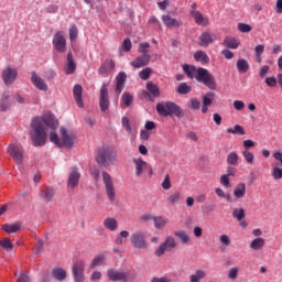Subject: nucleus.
Segmentation results:
<instances>
[{"label": "nucleus", "instance_id": "nucleus-1", "mask_svg": "<svg viewBox=\"0 0 282 282\" xmlns=\"http://www.w3.org/2000/svg\"><path fill=\"white\" fill-rule=\"evenodd\" d=\"M45 127L48 129H58V120L52 113H46L42 117L33 118L31 122V140L34 147H44L47 140V132Z\"/></svg>", "mask_w": 282, "mask_h": 282}, {"label": "nucleus", "instance_id": "nucleus-2", "mask_svg": "<svg viewBox=\"0 0 282 282\" xmlns=\"http://www.w3.org/2000/svg\"><path fill=\"white\" fill-rule=\"evenodd\" d=\"M95 161L104 169L115 166V164H118V150L111 147L100 148L96 153Z\"/></svg>", "mask_w": 282, "mask_h": 282}, {"label": "nucleus", "instance_id": "nucleus-3", "mask_svg": "<svg viewBox=\"0 0 282 282\" xmlns=\"http://www.w3.org/2000/svg\"><path fill=\"white\" fill-rule=\"evenodd\" d=\"M59 133L62 140L58 138V134H56V132H51V142L59 148L67 147V149H72L74 147V142H76V135H74L73 133H68L66 128H61Z\"/></svg>", "mask_w": 282, "mask_h": 282}, {"label": "nucleus", "instance_id": "nucleus-4", "mask_svg": "<svg viewBox=\"0 0 282 282\" xmlns=\"http://www.w3.org/2000/svg\"><path fill=\"white\" fill-rule=\"evenodd\" d=\"M156 111L159 116L169 118V116H176V118H184V110L182 107L173 101H166L165 104H158Z\"/></svg>", "mask_w": 282, "mask_h": 282}, {"label": "nucleus", "instance_id": "nucleus-5", "mask_svg": "<svg viewBox=\"0 0 282 282\" xmlns=\"http://www.w3.org/2000/svg\"><path fill=\"white\" fill-rule=\"evenodd\" d=\"M106 274L109 281H112V282H118V281L131 282L138 279V272L135 271V269H131L126 272L118 271L116 269H108Z\"/></svg>", "mask_w": 282, "mask_h": 282}, {"label": "nucleus", "instance_id": "nucleus-6", "mask_svg": "<svg viewBox=\"0 0 282 282\" xmlns=\"http://www.w3.org/2000/svg\"><path fill=\"white\" fill-rule=\"evenodd\" d=\"M195 79L198 83H203L205 87L208 89H217V82L215 80V76L208 73L206 68H197Z\"/></svg>", "mask_w": 282, "mask_h": 282}, {"label": "nucleus", "instance_id": "nucleus-7", "mask_svg": "<svg viewBox=\"0 0 282 282\" xmlns=\"http://www.w3.org/2000/svg\"><path fill=\"white\" fill-rule=\"evenodd\" d=\"M102 182L105 185L106 195L111 204L116 202V185H113V178H111V174L108 172H102Z\"/></svg>", "mask_w": 282, "mask_h": 282}, {"label": "nucleus", "instance_id": "nucleus-8", "mask_svg": "<svg viewBox=\"0 0 282 282\" xmlns=\"http://www.w3.org/2000/svg\"><path fill=\"white\" fill-rule=\"evenodd\" d=\"M130 243L132 248L137 250H147L149 245L147 243V234L144 231H135L130 236Z\"/></svg>", "mask_w": 282, "mask_h": 282}, {"label": "nucleus", "instance_id": "nucleus-9", "mask_svg": "<svg viewBox=\"0 0 282 282\" xmlns=\"http://www.w3.org/2000/svg\"><path fill=\"white\" fill-rule=\"evenodd\" d=\"M109 86L104 84L99 90V107L102 113H107L109 111V107L111 106V101H109Z\"/></svg>", "mask_w": 282, "mask_h": 282}, {"label": "nucleus", "instance_id": "nucleus-10", "mask_svg": "<svg viewBox=\"0 0 282 282\" xmlns=\"http://www.w3.org/2000/svg\"><path fill=\"white\" fill-rule=\"evenodd\" d=\"M72 274L74 282H85V262L76 260L72 265Z\"/></svg>", "mask_w": 282, "mask_h": 282}, {"label": "nucleus", "instance_id": "nucleus-11", "mask_svg": "<svg viewBox=\"0 0 282 282\" xmlns=\"http://www.w3.org/2000/svg\"><path fill=\"white\" fill-rule=\"evenodd\" d=\"M53 47L59 54H65L67 50V40H65V35H63V32L55 33L53 37Z\"/></svg>", "mask_w": 282, "mask_h": 282}, {"label": "nucleus", "instance_id": "nucleus-12", "mask_svg": "<svg viewBox=\"0 0 282 282\" xmlns=\"http://www.w3.org/2000/svg\"><path fill=\"white\" fill-rule=\"evenodd\" d=\"M2 80L4 83V85H7V87H9V85H12L14 83V80H17V76H19V70L17 68H12V67H6L2 70Z\"/></svg>", "mask_w": 282, "mask_h": 282}, {"label": "nucleus", "instance_id": "nucleus-13", "mask_svg": "<svg viewBox=\"0 0 282 282\" xmlns=\"http://www.w3.org/2000/svg\"><path fill=\"white\" fill-rule=\"evenodd\" d=\"M7 151L15 163L23 164V149L21 147L17 144H9Z\"/></svg>", "mask_w": 282, "mask_h": 282}, {"label": "nucleus", "instance_id": "nucleus-14", "mask_svg": "<svg viewBox=\"0 0 282 282\" xmlns=\"http://www.w3.org/2000/svg\"><path fill=\"white\" fill-rule=\"evenodd\" d=\"M132 162L134 164L135 177H142V175L144 174V171H147V167L149 166V163L142 160V158H133Z\"/></svg>", "mask_w": 282, "mask_h": 282}, {"label": "nucleus", "instance_id": "nucleus-15", "mask_svg": "<svg viewBox=\"0 0 282 282\" xmlns=\"http://www.w3.org/2000/svg\"><path fill=\"white\" fill-rule=\"evenodd\" d=\"M78 182H80V172H78V167L74 166L68 175L67 185L69 188H76V186H78Z\"/></svg>", "mask_w": 282, "mask_h": 282}, {"label": "nucleus", "instance_id": "nucleus-16", "mask_svg": "<svg viewBox=\"0 0 282 282\" xmlns=\"http://www.w3.org/2000/svg\"><path fill=\"white\" fill-rule=\"evenodd\" d=\"M31 82L36 87V89H40V91H47V83H45V79H43L41 76L36 75V72H33L31 75Z\"/></svg>", "mask_w": 282, "mask_h": 282}, {"label": "nucleus", "instance_id": "nucleus-17", "mask_svg": "<svg viewBox=\"0 0 282 282\" xmlns=\"http://www.w3.org/2000/svg\"><path fill=\"white\" fill-rule=\"evenodd\" d=\"M191 17H193L197 25H202L203 28H206L210 23V20H208L207 17H204V14H202L198 10H192Z\"/></svg>", "mask_w": 282, "mask_h": 282}, {"label": "nucleus", "instance_id": "nucleus-18", "mask_svg": "<svg viewBox=\"0 0 282 282\" xmlns=\"http://www.w3.org/2000/svg\"><path fill=\"white\" fill-rule=\"evenodd\" d=\"M56 194V191L54 189V187H43L40 191V197L43 202L50 203L54 199V195Z\"/></svg>", "mask_w": 282, "mask_h": 282}, {"label": "nucleus", "instance_id": "nucleus-19", "mask_svg": "<svg viewBox=\"0 0 282 282\" xmlns=\"http://www.w3.org/2000/svg\"><path fill=\"white\" fill-rule=\"evenodd\" d=\"M149 63H151V56H139L135 59H133L131 62L132 67H134V69H140V67H147V65H149Z\"/></svg>", "mask_w": 282, "mask_h": 282}, {"label": "nucleus", "instance_id": "nucleus-20", "mask_svg": "<svg viewBox=\"0 0 282 282\" xmlns=\"http://www.w3.org/2000/svg\"><path fill=\"white\" fill-rule=\"evenodd\" d=\"M73 94H74V98L77 107L83 109V107H85V105L83 104V86L75 85L73 88Z\"/></svg>", "mask_w": 282, "mask_h": 282}, {"label": "nucleus", "instance_id": "nucleus-21", "mask_svg": "<svg viewBox=\"0 0 282 282\" xmlns=\"http://www.w3.org/2000/svg\"><path fill=\"white\" fill-rule=\"evenodd\" d=\"M75 72H76V62H74V55H72V53H68L66 57L65 74H67V76H70Z\"/></svg>", "mask_w": 282, "mask_h": 282}, {"label": "nucleus", "instance_id": "nucleus-22", "mask_svg": "<svg viewBox=\"0 0 282 282\" xmlns=\"http://www.w3.org/2000/svg\"><path fill=\"white\" fill-rule=\"evenodd\" d=\"M162 21L166 28H180L182 26V22H180L177 19L172 18L169 14L162 15Z\"/></svg>", "mask_w": 282, "mask_h": 282}, {"label": "nucleus", "instance_id": "nucleus-23", "mask_svg": "<svg viewBox=\"0 0 282 282\" xmlns=\"http://www.w3.org/2000/svg\"><path fill=\"white\" fill-rule=\"evenodd\" d=\"M52 276L55 281H65L67 279V270L57 267L52 270Z\"/></svg>", "mask_w": 282, "mask_h": 282}, {"label": "nucleus", "instance_id": "nucleus-24", "mask_svg": "<svg viewBox=\"0 0 282 282\" xmlns=\"http://www.w3.org/2000/svg\"><path fill=\"white\" fill-rule=\"evenodd\" d=\"M147 89L150 94V100H153V98H160V87L156 84H154L153 82H149L147 84Z\"/></svg>", "mask_w": 282, "mask_h": 282}, {"label": "nucleus", "instance_id": "nucleus-25", "mask_svg": "<svg viewBox=\"0 0 282 282\" xmlns=\"http://www.w3.org/2000/svg\"><path fill=\"white\" fill-rule=\"evenodd\" d=\"M182 199V192L180 191H174L172 193L169 194L167 198H166V203L170 206H175V204H180V200Z\"/></svg>", "mask_w": 282, "mask_h": 282}, {"label": "nucleus", "instance_id": "nucleus-26", "mask_svg": "<svg viewBox=\"0 0 282 282\" xmlns=\"http://www.w3.org/2000/svg\"><path fill=\"white\" fill-rule=\"evenodd\" d=\"M104 228L110 230V232H116L118 230V220L113 217H108L104 220Z\"/></svg>", "mask_w": 282, "mask_h": 282}, {"label": "nucleus", "instance_id": "nucleus-27", "mask_svg": "<svg viewBox=\"0 0 282 282\" xmlns=\"http://www.w3.org/2000/svg\"><path fill=\"white\" fill-rule=\"evenodd\" d=\"M116 80H117L116 91L118 94H121L122 89H124V83H127V74L124 72L119 73L116 77Z\"/></svg>", "mask_w": 282, "mask_h": 282}, {"label": "nucleus", "instance_id": "nucleus-28", "mask_svg": "<svg viewBox=\"0 0 282 282\" xmlns=\"http://www.w3.org/2000/svg\"><path fill=\"white\" fill-rule=\"evenodd\" d=\"M234 197H236V199H243V197H246V183H238L236 185Z\"/></svg>", "mask_w": 282, "mask_h": 282}, {"label": "nucleus", "instance_id": "nucleus-29", "mask_svg": "<svg viewBox=\"0 0 282 282\" xmlns=\"http://www.w3.org/2000/svg\"><path fill=\"white\" fill-rule=\"evenodd\" d=\"M112 69H116V62L113 59H107L99 68V74H109Z\"/></svg>", "mask_w": 282, "mask_h": 282}, {"label": "nucleus", "instance_id": "nucleus-30", "mask_svg": "<svg viewBox=\"0 0 282 282\" xmlns=\"http://www.w3.org/2000/svg\"><path fill=\"white\" fill-rule=\"evenodd\" d=\"M105 261H107V256H96L89 264V270H94V268H98V265H105Z\"/></svg>", "mask_w": 282, "mask_h": 282}, {"label": "nucleus", "instance_id": "nucleus-31", "mask_svg": "<svg viewBox=\"0 0 282 282\" xmlns=\"http://www.w3.org/2000/svg\"><path fill=\"white\" fill-rule=\"evenodd\" d=\"M223 45L229 50H237L239 47V41L232 36H226Z\"/></svg>", "mask_w": 282, "mask_h": 282}, {"label": "nucleus", "instance_id": "nucleus-32", "mask_svg": "<svg viewBox=\"0 0 282 282\" xmlns=\"http://www.w3.org/2000/svg\"><path fill=\"white\" fill-rule=\"evenodd\" d=\"M194 58L198 63H203V65L210 63V57H208V54H206V52H204V51H197L194 54Z\"/></svg>", "mask_w": 282, "mask_h": 282}, {"label": "nucleus", "instance_id": "nucleus-33", "mask_svg": "<svg viewBox=\"0 0 282 282\" xmlns=\"http://www.w3.org/2000/svg\"><path fill=\"white\" fill-rule=\"evenodd\" d=\"M236 67L239 74H246L248 69H250V64H248V61H246L245 58H240L237 61Z\"/></svg>", "mask_w": 282, "mask_h": 282}, {"label": "nucleus", "instance_id": "nucleus-34", "mask_svg": "<svg viewBox=\"0 0 282 282\" xmlns=\"http://www.w3.org/2000/svg\"><path fill=\"white\" fill-rule=\"evenodd\" d=\"M2 230H4V232H8V235L19 232L21 230V224H6L2 226Z\"/></svg>", "mask_w": 282, "mask_h": 282}, {"label": "nucleus", "instance_id": "nucleus-35", "mask_svg": "<svg viewBox=\"0 0 282 282\" xmlns=\"http://www.w3.org/2000/svg\"><path fill=\"white\" fill-rule=\"evenodd\" d=\"M199 41H200V47H208V45H210V43H213V35L208 32H204L199 36Z\"/></svg>", "mask_w": 282, "mask_h": 282}, {"label": "nucleus", "instance_id": "nucleus-36", "mask_svg": "<svg viewBox=\"0 0 282 282\" xmlns=\"http://www.w3.org/2000/svg\"><path fill=\"white\" fill-rule=\"evenodd\" d=\"M0 107L2 111H8L10 107V93H3L0 100Z\"/></svg>", "mask_w": 282, "mask_h": 282}, {"label": "nucleus", "instance_id": "nucleus-37", "mask_svg": "<svg viewBox=\"0 0 282 282\" xmlns=\"http://www.w3.org/2000/svg\"><path fill=\"white\" fill-rule=\"evenodd\" d=\"M183 72L188 76V78H195L197 75V67L185 64L183 65Z\"/></svg>", "mask_w": 282, "mask_h": 282}, {"label": "nucleus", "instance_id": "nucleus-38", "mask_svg": "<svg viewBox=\"0 0 282 282\" xmlns=\"http://www.w3.org/2000/svg\"><path fill=\"white\" fill-rule=\"evenodd\" d=\"M202 279H206V271L196 270L195 273L189 276V282H200Z\"/></svg>", "mask_w": 282, "mask_h": 282}, {"label": "nucleus", "instance_id": "nucleus-39", "mask_svg": "<svg viewBox=\"0 0 282 282\" xmlns=\"http://www.w3.org/2000/svg\"><path fill=\"white\" fill-rule=\"evenodd\" d=\"M263 246H265V239L263 238H256L250 243L251 250H261Z\"/></svg>", "mask_w": 282, "mask_h": 282}, {"label": "nucleus", "instance_id": "nucleus-40", "mask_svg": "<svg viewBox=\"0 0 282 282\" xmlns=\"http://www.w3.org/2000/svg\"><path fill=\"white\" fill-rule=\"evenodd\" d=\"M227 164L230 166H237V164H239V154H237V152H230L227 155Z\"/></svg>", "mask_w": 282, "mask_h": 282}, {"label": "nucleus", "instance_id": "nucleus-41", "mask_svg": "<svg viewBox=\"0 0 282 282\" xmlns=\"http://www.w3.org/2000/svg\"><path fill=\"white\" fill-rule=\"evenodd\" d=\"M232 217L238 221L246 219V209L243 208H234L232 209Z\"/></svg>", "mask_w": 282, "mask_h": 282}, {"label": "nucleus", "instance_id": "nucleus-42", "mask_svg": "<svg viewBox=\"0 0 282 282\" xmlns=\"http://www.w3.org/2000/svg\"><path fill=\"white\" fill-rule=\"evenodd\" d=\"M227 133H232L234 135H246V130L243 129V127L236 124L234 126V129L228 128Z\"/></svg>", "mask_w": 282, "mask_h": 282}, {"label": "nucleus", "instance_id": "nucleus-43", "mask_svg": "<svg viewBox=\"0 0 282 282\" xmlns=\"http://www.w3.org/2000/svg\"><path fill=\"white\" fill-rule=\"evenodd\" d=\"M153 221H154L155 228H159V229L164 228V226H166V224H169V219L164 218L162 216L154 217Z\"/></svg>", "mask_w": 282, "mask_h": 282}, {"label": "nucleus", "instance_id": "nucleus-44", "mask_svg": "<svg viewBox=\"0 0 282 282\" xmlns=\"http://www.w3.org/2000/svg\"><path fill=\"white\" fill-rule=\"evenodd\" d=\"M193 88H191V86H188V84L186 83H181L177 88L176 91L177 94H181L182 96L186 95V94H191Z\"/></svg>", "mask_w": 282, "mask_h": 282}, {"label": "nucleus", "instance_id": "nucleus-45", "mask_svg": "<svg viewBox=\"0 0 282 282\" xmlns=\"http://www.w3.org/2000/svg\"><path fill=\"white\" fill-rule=\"evenodd\" d=\"M187 107H188V109H192L193 111H197V109H199V107H202V101H199V99L194 97L187 101Z\"/></svg>", "mask_w": 282, "mask_h": 282}, {"label": "nucleus", "instance_id": "nucleus-46", "mask_svg": "<svg viewBox=\"0 0 282 282\" xmlns=\"http://www.w3.org/2000/svg\"><path fill=\"white\" fill-rule=\"evenodd\" d=\"M174 236L183 243H188V241H191V237L186 231H175Z\"/></svg>", "mask_w": 282, "mask_h": 282}, {"label": "nucleus", "instance_id": "nucleus-47", "mask_svg": "<svg viewBox=\"0 0 282 282\" xmlns=\"http://www.w3.org/2000/svg\"><path fill=\"white\" fill-rule=\"evenodd\" d=\"M121 102L124 105V107H130L133 105V97L130 93H123L121 97Z\"/></svg>", "mask_w": 282, "mask_h": 282}, {"label": "nucleus", "instance_id": "nucleus-48", "mask_svg": "<svg viewBox=\"0 0 282 282\" xmlns=\"http://www.w3.org/2000/svg\"><path fill=\"white\" fill-rule=\"evenodd\" d=\"M214 100H215V93L209 91L203 97V105H205V107H210Z\"/></svg>", "mask_w": 282, "mask_h": 282}, {"label": "nucleus", "instance_id": "nucleus-49", "mask_svg": "<svg viewBox=\"0 0 282 282\" xmlns=\"http://www.w3.org/2000/svg\"><path fill=\"white\" fill-rule=\"evenodd\" d=\"M149 47H151L149 42L141 43L139 45V54H141V56H151V54H149Z\"/></svg>", "mask_w": 282, "mask_h": 282}, {"label": "nucleus", "instance_id": "nucleus-50", "mask_svg": "<svg viewBox=\"0 0 282 282\" xmlns=\"http://www.w3.org/2000/svg\"><path fill=\"white\" fill-rule=\"evenodd\" d=\"M165 245V248L171 251L174 248H177V241H175V238L169 236L166 240L163 242Z\"/></svg>", "mask_w": 282, "mask_h": 282}, {"label": "nucleus", "instance_id": "nucleus-51", "mask_svg": "<svg viewBox=\"0 0 282 282\" xmlns=\"http://www.w3.org/2000/svg\"><path fill=\"white\" fill-rule=\"evenodd\" d=\"M161 186L163 191H171V188H173V185L171 184V176L169 174H165L164 180L161 183Z\"/></svg>", "mask_w": 282, "mask_h": 282}, {"label": "nucleus", "instance_id": "nucleus-52", "mask_svg": "<svg viewBox=\"0 0 282 282\" xmlns=\"http://www.w3.org/2000/svg\"><path fill=\"white\" fill-rule=\"evenodd\" d=\"M242 156L245 158V160L248 164H254V154L252 152H250L249 150H243Z\"/></svg>", "mask_w": 282, "mask_h": 282}, {"label": "nucleus", "instance_id": "nucleus-53", "mask_svg": "<svg viewBox=\"0 0 282 282\" xmlns=\"http://www.w3.org/2000/svg\"><path fill=\"white\" fill-rule=\"evenodd\" d=\"M0 246L4 250H12L14 248V246L12 245V241H10V239L8 238H3L2 240H0Z\"/></svg>", "mask_w": 282, "mask_h": 282}, {"label": "nucleus", "instance_id": "nucleus-54", "mask_svg": "<svg viewBox=\"0 0 282 282\" xmlns=\"http://www.w3.org/2000/svg\"><path fill=\"white\" fill-rule=\"evenodd\" d=\"M151 68L147 67L139 73L141 80H149L151 78Z\"/></svg>", "mask_w": 282, "mask_h": 282}, {"label": "nucleus", "instance_id": "nucleus-55", "mask_svg": "<svg viewBox=\"0 0 282 282\" xmlns=\"http://www.w3.org/2000/svg\"><path fill=\"white\" fill-rule=\"evenodd\" d=\"M237 276H239V268L234 267V268L229 269L228 279H230L231 281H235V279H237Z\"/></svg>", "mask_w": 282, "mask_h": 282}, {"label": "nucleus", "instance_id": "nucleus-56", "mask_svg": "<svg viewBox=\"0 0 282 282\" xmlns=\"http://www.w3.org/2000/svg\"><path fill=\"white\" fill-rule=\"evenodd\" d=\"M238 30H239V32L248 34V32H252V26H250V24H246V23H238Z\"/></svg>", "mask_w": 282, "mask_h": 282}, {"label": "nucleus", "instance_id": "nucleus-57", "mask_svg": "<svg viewBox=\"0 0 282 282\" xmlns=\"http://www.w3.org/2000/svg\"><path fill=\"white\" fill-rule=\"evenodd\" d=\"M76 39H78V28L76 25H73L69 29V40L76 41Z\"/></svg>", "mask_w": 282, "mask_h": 282}, {"label": "nucleus", "instance_id": "nucleus-58", "mask_svg": "<svg viewBox=\"0 0 282 282\" xmlns=\"http://www.w3.org/2000/svg\"><path fill=\"white\" fill-rule=\"evenodd\" d=\"M220 184L225 186V188H230V176L228 174L221 175Z\"/></svg>", "mask_w": 282, "mask_h": 282}, {"label": "nucleus", "instance_id": "nucleus-59", "mask_svg": "<svg viewBox=\"0 0 282 282\" xmlns=\"http://www.w3.org/2000/svg\"><path fill=\"white\" fill-rule=\"evenodd\" d=\"M166 250H169L166 248V245L163 242L160 245V247L155 250L154 254L156 257H164V253L166 252Z\"/></svg>", "mask_w": 282, "mask_h": 282}, {"label": "nucleus", "instance_id": "nucleus-60", "mask_svg": "<svg viewBox=\"0 0 282 282\" xmlns=\"http://www.w3.org/2000/svg\"><path fill=\"white\" fill-rule=\"evenodd\" d=\"M166 250H169L166 248V245L163 242L160 245V247L155 250L154 254L156 257H164V253L166 252Z\"/></svg>", "mask_w": 282, "mask_h": 282}, {"label": "nucleus", "instance_id": "nucleus-61", "mask_svg": "<svg viewBox=\"0 0 282 282\" xmlns=\"http://www.w3.org/2000/svg\"><path fill=\"white\" fill-rule=\"evenodd\" d=\"M122 127L126 129L128 133H132L133 130L131 128V123L129 122V118L127 117L122 118Z\"/></svg>", "mask_w": 282, "mask_h": 282}, {"label": "nucleus", "instance_id": "nucleus-62", "mask_svg": "<svg viewBox=\"0 0 282 282\" xmlns=\"http://www.w3.org/2000/svg\"><path fill=\"white\" fill-rule=\"evenodd\" d=\"M272 175H273L274 180H282V169L273 167Z\"/></svg>", "mask_w": 282, "mask_h": 282}, {"label": "nucleus", "instance_id": "nucleus-63", "mask_svg": "<svg viewBox=\"0 0 282 282\" xmlns=\"http://www.w3.org/2000/svg\"><path fill=\"white\" fill-rule=\"evenodd\" d=\"M150 282H171L169 276L152 278Z\"/></svg>", "mask_w": 282, "mask_h": 282}, {"label": "nucleus", "instance_id": "nucleus-64", "mask_svg": "<svg viewBox=\"0 0 282 282\" xmlns=\"http://www.w3.org/2000/svg\"><path fill=\"white\" fill-rule=\"evenodd\" d=\"M18 282H30V275L26 273H21L18 278Z\"/></svg>", "mask_w": 282, "mask_h": 282}]
</instances>
